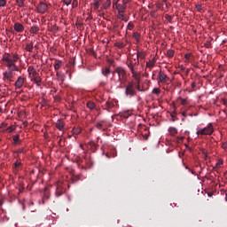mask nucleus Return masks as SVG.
Masks as SVG:
<instances>
[{"label":"nucleus","instance_id":"1","mask_svg":"<svg viewBox=\"0 0 227 227\" xmlns=\"http://www.w3.org/2000/svg\"><path fill=\"white\" fill-rule=\"evenodd\" d=\"M2 61L5 63L9 71L4 73V79L7 81H12L13 79V72H20L19 67L15 65L19 61V55L17 53L10 55V53H5L2 59Z\"/></svg>","mask_w":227,"mask_h":227},{"label":"nucleus","instance_id":"2","mask_svg":"<svg viewBox=\"0 0 227 227\" xmlns=\"http://www.w3.org/2000/svg\"><path fill=\"white\" fill-rule=\"evenodd\" d=\"M126 65L131 72L133 79H135V81H139V77H141V73L137 71L139 68V59L136 60V59H129L126 62Z\"/></svg>","mask_w":227,"mask_h":227},{"label":"nucleus","instance_id":"3","mask_svg":"<svg viewBox=\"0 0 227 227\" xmlns=\"http://www.w3.org/2000/svg\"><path fill=\"white\" fill-rule=\"evenodd\" d=\"M114 74H118V88H123V84L127 82V71L125 68L121 67H116V69L114 71Z\"/></svg>","mask_w":227,"mask_h":227},{"label":"nucleus","instance_id":"4","mask_svg":"<svg viewBox=\"0 0 227 227\" xmlns=\"http://www.w3.org/2000/svg\"><path fill=\"white\" fill-rule=\"evenodd\" d=\"M214 134V125L209 123L207 127L200 129L197 131V136H212Z\"/></svg>","mask_w":227,"mask_h":227},{"label":"nucleus","instance_id":"5","mask_svg":"<svg viewBox=\"0 0 227 227\" xmlns=\"http://www.w3.org/2000/svg\"><path fill=\"white\" fill-rule=\"evenodd\" d=\"M125 95L129 98H132V97H136V95H137L136 89H134V82H130L128 83L125 89Z\"/></svg>","mask_w":227,"mask_h":227},{"label":"nucleus","instance_id":"6","mask_svg":"<svg viewBox=\"0 0 227 227\" xmlns=\"http://www.w3.org/2000/svg\"><path fill=\"white\" fill-rule=\"evenodd\" d=\"M65 183L59 181L56 184V192H55V196L57 198H59V196H63L65 194Z\"/></svg>","mask_w":227,"mask_h":227},{"label":"nucleus","instance_id":"7","mask_svg":"<svg viewBox=\"0 0 227 227\" xmlns=\"http://www.w3.org/2000/svg\"><path fill=\"white\" fill-rule=\"evenodd\" d=\"M169 81V77L164 72L160 71L158 74V84H164Z\"/></svg>","mask_w":227,"mask_h":227},{"label":"nucleus","instance_id":"8","mask_svg":"<svg viewBox=\"0 0 227 227\" xmlns=\"http://www.w3.org/2000/svg\"><path fill=\"white\" fill-rule=\"evenodd\" d=\"M47 10H49V5H47V4L43 2H41L37 5V13H41V15H43V13L47 12Z\"/></svg>","mask_w":227,"mask_h":227},{"label":"nucleus","instance_id":"9","mask_svg":"<svg viewBox=\"0 0 227 227\" xmlns=\"http://www.w3.org/2000/svg\"><path fill=\"white\" fill-rule=\"evenodd\" d=\"M14 31H12V35H15V33H24V25H22L20 22H15L13 26Z\"/></svg>","mask_w":227,"mask_h":227},{"label":"nucleus","instance_id":"10","mask_svg":"<svg viewBox=\"0 0 227 227\" xmlns=\"http://www.w3.org/2000/svg\"><path fill=\"white\" fill-rule=\"evenodd\" d=\"M24 82H26V78H24L23 76H19L14 83L15 90H20V88L24 86Z\"/></svg>","mask_w":227,"mask_h":227},{"label":"nucleus","instance_id":"11","mask_svg":"<svg viewBox=\"0 0 227 227\" xmlns=\"http://www.w3.org/2000/svg\"><path fill=\"white\" fill-rule=\"evenodd\" d=\"M114 10H117L118 13H125L127 5H124V4H119L116 7L114 8Z\"/></svg>","mask_w":227,"mask_h":227},{"label":"nucleus","instance_id":"12","mask_svg":"<svg viewBox=\"0 0 227 227\" xmlns=\"http://www.w3.org/2000/svg\"><path fill=\"white\" fill-rule=\"evenodd\" d=\"M85 146L86 148H88V150H91L92 152H97V144H95V142L93 141L87 143Z\"/></svg>","mask_w":227,"mask_h":227},{"label":"nucleus","instance_id":"13","mask_svg":"<svg viewBox=\"0 0 227 227\" xmlns=\"http://www.w3.org/2000/svg\"><path fill=\"white\" fill-rule=\"evenodd\" d=\"M155 63H157V59L153 58V59L146 62V68H149V70H152L155 67Z\"/></svg>","mask_w":227,"mask_h":227},{"label":"nucleus","instance_id":"14","mask_svg":"<svg viewBox=\"0 0 227 227\" xmlns=\"http://www.w3.org/2000/svg\"><path fill=\"white\" fill-rule=\"evenodd\" d=\"M96 127L97 129H98V130H106V121H100L96 124Z\"/></svg>","mask_w":227,"mask_h":227},{"label":"nucleus","instance_id":"15","mask_svg":"<svg viewBox=\"0 0 227 227\" xmlns=\"http://www.w3.org/2000/svg\"><path fill=\"white\" fill-rule=\"evenodd\" d=\"M56 127L59 130L63 131V129H65V121L58 120L56 122Z\"/></svg>","mask_w":227,"mask_h":227},{"label":"nucleus","instance_id":"16","mask_svg":"<svg viewBox=\"0 0 227 227\" xmlns=\"http://www.w3.org/2000/svg\"><path fill=\"white\" fill-rule=\"evenodd\" d=\"M33 78H34L35 83L37 86H40V84H42V78L40 77V75H38V73H37V74H35V76H33Z\"/></svg>","mask_w":227,"mask_h":227},{"label":"nucleus","instance_id":"17","mask_svg":"<svg viewBox=\"0 0 227 227\" xmlns=\"http://www.w3.org/2000/svg\"><path fill=\"white\" fill-rule=\"evenodd\" d=\"M27 72H28L29 75H33V77H35V75L38 74L36 72V70H35V67H28Z\"/></svg>","mask_w":227,"mask_h":227},{"label":"nucleus","instance_id":"18","mask_svg":"<svg viewBox=\"0 0 227 227\" xmlns=\"http://www.w3.org/2000/svg\"><path fill=\"white\" fill-rule=\"evenodd\" d=\"M103 8L104 10H109L111 8V0H104Z\"/></svg>","mask_w":227,"mask_h":227},{"label":"nucleus","instance_id":"19","mask_svg":"<svg viewBox=\"0 0 227 227\" xmlns=\"http://www.w3.org/2000/svg\"><path fill=\"white\" fill-rule=\"evenodd\" d=\"M87 107L88 109H90V111H93V109H97V105L93 102V101H89L87 103Z\"/></svg>","mask_w":227,"mask_h":227},{"label":"nucleus","instance_id":"20","mask_svg":"<svg viewBox=\"0 0 227 227\" xmlns=\"http://www.w3.org/2000/svg\"><path fill=\"white\" fill-rule=\"evenodd\" d=\"M177 100L180 101L181 106H188V104H189V99L188 98H183L179 97L177 98Z\"/></svg>","mask_w":227,"mask_h":227},{"label":"nucleus","instance_id":"21","mask_svg":"<svg viewBox=\"0 0 227 227\" xmlns=\"http://www.w3.org/2000/svg\"><path fill=\"white\" fill-rule=\"evenodd\" d=\"M34 44L33 42H31L30 43H27L26 45L25 51H27V52H33V49H34Z\"/></svg>","mask_w":227,"mask_h":227},{"label":"nucleus","instance_id":"22","mask_svg":"<svg viewBox=\"0 0 227 227\" xmlns=\"http://www.w3.org/2000/svg\"><path fill=\"white\" fill-rule=\"evenodd\" d=\"M38 31H40V27H38V26H33L30 27V33H32V35H36Z\"/></svg>","mask_w":227,"mask_h":227},{"label":"nucleus","instance_id":"23","mask_svg":"<svg viewBox=\"0 0 227 227\" xmlns=\"http://www.w3.org/2000/svg\"><path fill=\"white\" fill-rule=\"evenodd\" d=\"M102 74L105 77H109V74H111V69H109V67H106L102 69Z\"/></svg>","mask_w":227,"mask_h":227},{"label":"nucleus","instance_id":"24","mask_svg":"<svg viewBox=\"0 0 227 227\" xmlns=\"http://www.w3.org/2000/svg\"><path fill=\"white\" fill-rule=\"evenodd\" d=\"M168 132L171 136H176L178 134V130H176V128L170 127L168 129Z\"/></svg>","mask_w":227,"mask_h":227},{"label":"nucleus","instance_id":"25","mask_svg":"<svg viewBox=\"0 0 227 227\" xmlns=\"http://www.w3.org/2000/svg\"><path fill=\"white\" fill-rule=\"evenodd\" d=\"M145 57H146V54H145V52H139V51H137L136 61H137V59L139 60V58H140L141 59H145Z\"/></svg>","mask_w":227,"mask_h":227},{"label":"nucleus","instance_id":"26","mask_svg":"<svg viewBox=\"0 0 227 227\" xmlns=\"http://www.w3.org/2000/svg\"><path fill=\"white\" fill-rule=\"evenodd\" d=\"M141 77L138 78V81H136V88L137 90V91H145V90L141 89Z\"/></svg>","mask_w":227,"mask_h":227},{"label":"nucleus","instance_id":"27","mask_svg":"<svg viewBox=\"0 0 227 227\" xmlns=\"http://www.w3.org/2000/svg\"><path fill=\"white\" fill-rule=\"evenodd\" d=\"M141 35L138 32L133 34V38L136 40L137 43H139Z\"/></svg>","mask_w":227,"mask_h":227},{"label":"nucleus","instance_id":"28","mask_svg":"<svg viewBox=\"0 0 227 227\" xmlns=\"http://www.w3.org/2000/svg\"><path fill=\"white\" fill-rule=\"evenodd\" d=\"M82 129L81 128H74L72 132L73 134H74L75 136H79V134H81L82 132Z\"/></svg>","mask_w":227,"mask_h":227},{"label":"nucleus","instance_id":"29","mask_svg":"<svg viewBox=\"0 0 227 227\" xmlns=\"http://www.w3.org/2000/svg\"><path fill=\"white\" fill-rule=\"evenodd\" d=\"M16 3L19 8H24V3H26V0H16Z\"/></svg>","mask_w":227,"mask_h":227},{"label":"nucleus","instance_id":"30","mask_svg":"<svg viewBox=\"0 0 227 227\" xmlns=\"http://www.w3.org/2000/svg\"><path fill=\"white\" fill-rule=\"evenodd\" d=\"M106 106L107 109H113V107H114V103L112 101H106Z\"/></svg>","mask_w":227,"mask_h":227},{"label":"nucleus","instance_id":"31","mask_svg":"<svg viewBox=\"0 0 227 227\" xmlns=\"http://www.w3.org/2000/svg\"><path fill=\"white\" fill-rule=\"evenodd\" d=\"M115 47H118V49H124L125 44L123 43V42H117L115 43Z\"/></svg>","mask_w":227,"mask_h":227},{"label":"nucleus","instance_id":"32","mask_svg":"<svg viewBox=\"0 0 227 227\" xmlns=\"http://www.w3.org/2000/svg\"><path fill=\"white\" fill-rule=\"evenodd\" d=\"M167 56H168V58H173V56H175V51L174 50H168L167 51Z\"/></svg>","mask_w":227,"mask_h":227},{"label":"nucleus","instance_id":"33","mask_svg":"<svg viewBox=\"0 0 227 227\" xmlns=\"http://www.w3.org/2000/svg\"><path fill=\"white\" fill-rule=\"evenodd\" d=\"M195 8H196L197 12H200V13H201V12H203V6L200 4H195Z\"/></svg>","mask_w":227,"mask_h":227},{"label":"nucleus","instance_id":"34","mask_svg":"<svg viewBox=\"0 0 227 227\" xmlns=\"http://www.w3.org/2000/svg\"><path fill=\"white\" fill-rule=\"evenodd\" d=\"M20 137V135H15L13 136V141H14V145H18L19 144V139Z\"/></svg>","mask_w":227,"mask_h":227},{"label":"nucleus","instance_id":"35","mask_svg":"<svg viewBox=\"0 0 227 227\" xmlns=\"http://www.w3.org/2000/svg\"><path fill=\"white\" fill-rule=\"evenodd\" d=\"M54 68L56 71L59 70V68H61V61H58L55 65H54Z\"/></svg>","mask_w":227,"mask_h":227},{"label":"nucleus","instance_id":"36","mask_svg":"<svg viewBox=\"0 0 227 227\" xmlns=\"http://www.w3.org/2000/svg\"><path fill=\"white\" fill-rule=\"evenodd\" d=\"M22 164V162H20V160H16V162L14 163V171H17V168L20 167Z\"/></svg>","mask_w":227,"mask_h":227},{"label":"nucleus","instance_id":"37","mask_svg":"<svg viewBox=\"0 0 227 227\" xmlns=\"http://www.w3.org/2000/svg\"><path fill=\"white\" fill-rule=\"evenodd\" d=\"M153 93L154 95H160V89H159V88H154V89L153 90Z\"/></svg>","mask_w":227,"mask_h":227},{"label":"nucleus","instance_id":"38","mask_svg":"<svg viewBox=\"0 0 227 227\" xmlns=\"http://www.w3.org/2000/svg\"><path fill=\"white\" fill-rule=\"evenodd\" d=\"M127 29H129V31H132V29H134V23L129 22L127 26Z\"/></svg>","mask_w":227,"mask_h":227},{"label":"nucleus","instance_id":"39","mask_svg":"<svg viewBox=\"0 0 227 227\" xmlns=\"http://www.w3.org/2000/svg\"><path fill=\"white\" fill-rule=\"evenodd\" d=\"M6 6V0H0V8H4Z\"/></svg>","mask_w":227,"mask_h":227},{"label":"nucleus","instance_id":"40","mask_svg":"<svg viewBox=\"0 0 227 227\" xmlns=\"http://www.w3.org/2000/svg\"><path fill=\"white\" fill-rule=\"evenodd\" d=\"M79 3L77 2V0H73L72 2V8H77Z\"/></svg>","mask_w":227,"mask_h":227},{"label":"nucleus","instance_id":"41","mask_svg":"<svg viewBox=\"0 0 227 227\" xmlns=\"http://www.w3.org/2000/svg\"><path fill=\"white\" fill-rule=\"evenodd\" d=\"M118 3H120V0H113V8L114 9L116 8L118 4H120Z\"/></svg>","mask_w":227,"mask_h":227},{"label":"nucleus","instance_id":"42","mask_svg":"<svg viewBox=\"0 0 227 227\" xmlns=\"http://www.w3.org/2000/svg\"><path fill=\"white\" fill-rule=\"evenodd\" d=\"M119 19H121L124 22L128 21V20L125 19V15H123V13H119Z\"/></svg>","mask_w":227,"mask_h":227},{"label":"nucleus","instance_id":"43","mask_svg":"<svg viewBox=\"0 0 227 227\" xmlns=\"http://www.w3.org/2000/svg\"><path fill=\"white\" fill-rule=\"evenodd\" d=\"M165 19H166V20H168V22H171V20H173V16L167 14V15L165 16Z\"/></svg>","mask_w":227,"mask_h":227},{"label":"nucleus","instance_id":"44","mask_svg":"<svg viewBox=\"0 0 227 227\" xmlns=\"http://www.w3.org/2000/svg\"><path fill=\"white\" fill-rule=\"evenodd\" d=\"M99 6H100V2L95 1L94 2V8H95V10H98Z\"/></svg>","mask_w":227,"mask_h":227},{"label":"nucleus","instance_id":"45","mask_svg":"<svg viewBox=\"0 0 227 227\" xmlns=\"http://www.w3.org/2000/svg\"><path fill=\"white\" fill-rule=\"evenodd\" d=\"M63 3L66 6H70V4H72V0H63Z\"/></svg>","mask_w":227,"mask_h":227},{"label":"nucleus","instance_id":"46","mask_svg":"<svg viewBox=\"0 0 227 227\" xmlns=\"http://www.w3.org/2000/svg\"><path fill=\"white\" fill-rule=\"evenodd\" d=\"M13 130H15V126H10L7 128V132H13Z\"/></svg>","mask_w":227,"mask_h":227},{"label":"nucleus","instance_id":"47","mask_svg":"<svg viewBox=\"0 0 227 227\" xmlns=\"http://www.w3.org/2000/svg\"><path fill=\"white\" fill-rule=\"evenodd\" d=\"M57 77H60V79H61L62 81L65 80V76H64L63 74H61V73H59V72H57Z\"/></svg>","mask_w":227,"mask_h":227},{"label":"nucleus","instance_id":"48","mask_svg":"<svg viewBox=\"0 0 227 227\" xmlns=\"http://www.w3.org/2000/svg\"><path fill=\"white\" fill-rule=\"evenodd\" d=\"M73 180H74V182H77V181L81 180V177H80L79 176H73Z\"/></svg>","mask_w":227,"mask_h":227},{"label":"nucleus","instance_id":"49","mask_svg":"<svg viewBox=\"0 0 227 227\" xmlns=\"http://www.w3.org/2000/svg\"><path fill=\"white\" fill-rule=\"evenodd\" d=\"M130 3V0H122V4L127 6V4Z\"/></svg>","mask_w":227,"mask_h":227},{"label":"nucleus","instance_id":"50","mask_svg":"<svg viewBox=\"0 0 227 227\" xmlns=\"http://www.w3.org/2000/svg\"><path fill=\"white\" fill-rule=\"evenodd\" d=\"M184 58L185 59H188V60L191 59V53L185 54Z\"/></svg>","mask_w":227,"mask_h":227},{"label":"nucleus","instance_id":"51","mask_svg":"<svg viewBox=\"0 0 227 227\" xmlns=\"http://www.w3.org/2000/svg\"><path fill=\"white\" fill-rule=\"evenodd\" d=\"M222 148H223V150L227 149V142L223 144Z\"/></svg>","mask_w":227,"mask_h":227},{"label":"nucleus","instance_id":"52","mask_svg":"<svg viewBox=\"0 0 227 227\" xmlns=\"http://www.w3.org/2000/svg\"><path fill=\"white\" fill-rule=\"evenodd\" d=\"M24 152H25L24 149H20V150L17 151V153L19 155L20 153H24Z\"/></svg>","mask_w":227,"mask_h":227},{"label":"nucleus","instance_id":"53","mask_svg":"<svg viewBox=\"0 0 227 227\" xmlns=\"http://www.w3.org/2000/svg\"><path fill=\"white\" fill-rule=\"evenodd\" d=\"M182 116H184V118H187V112L183 111L182 112Z\"/></svg>","mask_w":227,"mask_h":227},{"label":"nucleus","instance_id":"54","mask_svg":"<svg viewBox=\"0 0 227 227\" xmlns=\"http://www.w3.org/2000/svg\"><path fill=\"white\" fill-rule=\"evenodd\" d=\"M86 20H93V16L92 15H90Z\"/></svg>","mask_w":227,"mask_h":227},{"label":"nucleus","instance_id":"55","mask_svg":"<svg viewBox=\"0 0 227 227\" xmlns=\"http://www.w3.org/2000/svg\"><path fill=\"white\" fill-rule=\"evenodd\" d=\"M107 83H106V82H100L99 85L100 86H106Z\"/></svg>","mask_w":227,"mask_h":227},{"label":"nucleus","instance_id":"56","mask_svg":"<svg viewBox=\"0 0 227 227\" xmlns=\"http://www.w3.org/2000/svg\"><path fill=\"white\" fill-rule=\"evenodd\" d=\"M83 159H84V160H85V163L88 164V157L83 156Z\"/></svg>","mask_w":227,"mask_h":227},{"label":"nucleus","instance_id":"57","mask_svg":"<svg viewBox=\"0 0 227 227\" xmlns=\"http://www.w3.org/2000/svg\"><path fill=\"white\" fill-rule=\"evenodd\" d=\"M223 106H227V100H226V99H223Z\"/></svg>","mask_w":227,"mask_h":227},{"label":"nucleus","instance_id":"58","mask_svg":"<svg viewBox=\"0 0 227 227\" xmlns=\"http://www.w3.org/2000/svg\"><path fill=\"white\" fill-rule=\"evenodd\" d=\"M19 191L20 192H24V188H20Z\"/></svg>","mask_w":227,"mask_h":227},{"label":"nucleus","instance_id":"59","mask_svg":"<svg viewBox=\"0 0 227 227\" xmlns=\"http://www.w3.org/2000/svg\"><path fill=\"white\" fill-rule=\"evenodd\" d=\"M192 88H196V83L192 82Z\"/></svg>","mask_w":227,"mask_h":227},{"label":"nucleus","instance_id":"60","mask_svg":"<svg viewBox=\"0 0 227 227\" xmlns=\"http://www.w3.org/2000/svg\"><path fill=\"white\" fill-rule=\"evenodd\" d=\"M155 14V12H151V15H152V17H153V15Z\"/></svg>","mask_w":227,"mask_h":227},{"label":"nucleus","instance_id":"61","mask_svg":"<svg viewBox=\"0 0 227 227\" xmlns=\"http://www.w3.org/2000/svg\"><path fill=\"white\" fill-rule=\"evenodd\" d=\"M205 159H207V155L205 152H203Z\"/></svg>","mask_w":227,"mask_h":227},{"label":"nucleus","instance_id":"62","mask_svg":"<svg viewBox=\"0 0 227 227\" xmlns=\"http://www.w3.org/2000/svg\"><path fill=\"white\" fill-rule=\"evenodd\" d=\"M120 27V25H115V29H118Z\"/></svg>","mask_w":227,"mask_h":227},{"label":"nucleus","instance_id":"63","mask_svg":"<svg viewBox=\"0 0 227 227\" xmlns=\"http://www.w3.org/2000/svg\"><path fill=\"white\" fill-rule=\"evenodd\" d=\"M0 113H3V108L0 107Z\"/></svg>","mask_w":227,"mask_h":227},{"label":"nucleus","instance_id":"64","mask_svg":"<svg viewBox=\"0 0 227 227\" xmlns=\"http://www.w3.org/2000/svg\"><path fill=\"white\" fill-rule=\"evenodd\" d=\"M225 201H227V194H226Z\"/></svg>","mask_w":227,"mask_h":227}]
</instances>
